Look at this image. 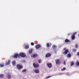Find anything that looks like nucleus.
Returning <instances> with one entry per match:
<instances>
[{"instance_id": "dca6fc26", "label": "nucleus", "mask_w": 79, "mask_h": 79, "mask_svg": "<svg viewBox=\"0 0 79 79\" xmlns=\"http://www.w3.org/2000/svg\"><path fill=\"white\" fill-rule=\"evenodd\" d=\"M36 56H37V55L36 54H34L33 55V58H35V57H36Z\"/></svg>"}, {"instance_id": "7ed1b4c3", "label": "nucleus", "mask_w": 79, "mask_h": 79, "mask_svg": "<svg viewBox=\"0 0 79 79\" xmlns=\"http://www.w3.org/2000/svg\"><path fill=\"white\" fill-rule=\"evenodd\" d=\"M17 67L18 69H21L23 68V66H21L19 64H18L17 66Z\"/></svg>"}, {"instance_id": "6e6552de", "label": "nucleus", "mask_w": 79, "mask_h": 79, "mask_svg": "<svg viewBox=\"0 0 79 79\" xmlns=\"http://www.w3.org/2000/svg\"><path fill=\"white\" fill-rule=\"evenodd\" d=\"M56 64H60V60H56Z\"/></svg>"}, {"instance_id": "cd10ccee", "label": "nucleus", "mask_w": 79, "mask_h": 79, "mask_svg": "<svg viewBox=\"0 0 79 79\" xmlns=\"http://www.w3.org/2000/svg\"><path fill=\"white\" fill-rule=\"evenodd\" d=\"M78 47V45L77 44H76V46H75V48H77Z\"/></svg>"}, {"instance_id": "20e7f679", "label": "nucleus", "mask_w": 79, "mask_h": 79, "mask_svg": "<svg viewBox=\"0 0 79 79\" xmlns=\"http://www.w3.org/2000/svg\"><path fill=\"white\" fill-rule=\"evenodd\" d=\"M47 65H48V67L49 68H52V64L50 63H47Z\"/></svg>"}, {"instance_id": "423d86ee", "label": "nucleus", "mask_w": 79, "mask_h": 79, "mask_svg": "<svg viewBox=\"0 0 79 79\" xmlns=\"http://www.w3.org/2000/svg\"><path fill=\"white\" fill-rule=\"evenodd\" d=\"M69 52V51H68V50L67 49L64 52H63V53L64 55H67Z\"/></svg>"}, {"instance_id": "f257e3e1", "label": "nucleus", "mask_w": 79, "mask_h": 79, "mask_svg": "<svg viewBox=\"0 0 79 79\" xmlns=\"http://www.w3.org/2000/svg\"><path fill=\"white\" fill-rule=\"evenodd\" d=\"M19 56H21L22 58H24L26 56V55L23 53H21L19 54H16L13 56V57L16 58H17V57H18V58H19Z\"/></svg>"}, {"instance_id": "6ab92c4d", "label": "nucleus", "mask_w": 79, "mask_h": 79, "mask_svg": "<svg viewBox=\"0 0 79 79\" xmlns=\"http://www.w3.org/2000/svg\"><path fill=\"white\" fill-rule=\"evenodd\" d=\"M4 77V75L3 74H0V77Z\"/></svg>"}, {"instance_id": "c85d7f7f", "label": "nucleus", "mask_w": 79, "mask_h": 79, "mask_svg": "<svg viewBox=\"0 0 79 79\" xmlns=\"http://www.w3.org/2000/svg\"><path fill=\"white\" fill-rule=\"evenodd\" d=\"M47 46L48 47H49V44L47 43Z\"/></svg>"}, {"instance_id": "ddd939ff", "label": "nucleus", "mask_w": 79, "mask_h": 79, "mask_svg": "<svg viewBox=\"0 0 79 79\" xmlns=\"http://www.w3.org/2000/svg\"><path fill=\"white\" fill-rule=\"evenodd\" d=\"M56 45H54L52 46V48L54 50L56 48Z\"/></svg>"}, {"instance_id": "72a5a7b5", "label": "nucleus", "mask_w": 79, "mask_h": 79, "mask_svg": "<svg viewBox=\"0 0 79 79\" xmlns=\"http://www.w3.org/2000/svg\"><path fill=\"white\" fill-rule=\"evenodd\" d=\"M65 61H64V64H65Z\"/></svg>"}, {"instance_id": "1a4fd4ad", "label": "nucleus", "mask_w": 79, "mask_h": 79, "mask_svg": "<svg viewBox=\"0 0 79 79\" xmlns=\"http://www.w3.org/2000/svg\"><path fill=\"white\" fill-rule=\"evenodd\" d=\"M75 35H72L71 36V38L72 40H74V39H75Z\"/></svg>"}, {"instance_id": "0eeeda50", "label": "nucleus", "mask_w": 79, "mask_h": 79, "mask_svg": "<svg viewBox=\"0 0 79 79\" xmlns=\"http://www.w3.org/2000/svg\"><path fill=\"white\" fill-rule=\"evenodd\" d=\"M40 47H41V46L40 44H38L36 46L35 48L36 49H38L39 48H40Z\"/></svg>"}, {"instance_id": "f8f14e48", "label": "nucleus", "mask_w": 79, "mask_h": 79, "mask_svg": "<svg viewBox=\"0 0 79 79\" xmlns=\"http://www.w3.org/2000/svg\"><path fill=\"white\" fill-rule=\"evenodd\" d=\"M32 49H31L29 51V54H31V53H32Z\"/></svg>"}, {"instance_id": "c756f323", "label": "nucleus", "mask_w": 79, "mask_h": 79, "mask_svg": "<svg viewBox=\"0 0 79 79\" xmlns=\"http://www.w3.org/2000/svg\"><path fill=\"white\" fill-rule=\"evenodd\" d=\"M73 52H76V49H73Z\"/></svg>"}, {"instance_id": "39448f33", "label": "nucleus", "mask_w": 79, "mask_h": 79, "mask_svg": "<svg viewBox=\"0 0 79 79\" xmlns=\"http://www.w3.org/2000/svg\"><path fill=\"white\" fill-rule=\"evenodd\" d=\"M34 71L36 74H39V69H35L34 70Z\"/></svg>"}, {"instance_id": "c9c22d12", "label": "nucleus", "mask_w": 79, "mask_h": 79, "mask_svg": "<svg viewBox=\"0 0 79 79\" xmlns=\"http://www.w3.org/2000/svg\"><path fill=\"white\" fill-rule=\"evenodd\" d=\"M68 74V73H67Z\"/></svg>"}, {"instance_id": "393cba45", "label": "nucleus", "mask_w": 79, "mask_h": 79, "mask_svg": "<svg viewBox=\"0 0 79 79\" xmlns=\"http://www.w3.org/2000/svg\"><path fill=\"white\" fill-rule=\"evenodd\" d=\"M74 64V63L73 62H72L71 63V66H72Z\"/></svg>"}, {"instance_id": "aec40b11", "label": "nucleus", "mask_w": 79, "mask_h": 79, "mask_svg": "<svg viewBox=\"0 0 79 79\" xmlns=\"http://www.w3.org/2000/svg\"><path fill=\"white\" fill-rule=\"evenodd\" d=\"M38 63H42V60L40 59L39 60Z\"/></svg>"}, {"instance_id": "9d476101", "label": "nucleus", "mask_w": 79, "mask_h": 79, "mask_svg": "<svg viewBox=\"0 0 79 79\" xmlns=\"http://www.w3.org/2000/svg\"><path fill=\"white\" fill-rule=\"evenodd\" d=\"M10 64V60H9L8 61V62H6V65H9Z\"/></svg>"}, {"instance_id": "2eb2a0df", "label": "nucleus", "mask_w": 79, "mask_h": 79, "mask_svg": "<svg viewBox=\"0 0 79 79\" xmlns=\"http://www.w3.org/2000/svg\"><path fill=\"white\" fill-rule=\"evenodd\" d=\"M13 65H15L16 64V62L15 61H13L12 62Z\"/></svg>"}, {"instance_id": "4468645a", "label": "nucleus", "mask_w": 79, "mask_h": 79, "mask_svg": "<svg viewBox=\"0 0 79 79\" xmlns=\"http://www.w3.org/2000/svg\"><path fill=\"white\" fill-rule=\"evenodd\" d=\"M7 78L8 79H11V76L10 75H8L7 76Z\"/></svg>"}, {"instance_id": "a878e982", "label": "nucleus", "mask_w": 79, "mask_h": 79, "mask_svg": "<svg viewBox=\"0 0 79 79\" xmlns=\"http://www.w3.org/2000/svg\"><path fill=\"white\" fill-rule=\"evenodd\" d=\"M26 71H27V69H24L22 71V72H26Z\"/></svg>"}, {"instance_id": "5701e85b", "label": "nucleus", "mask_w": 79, "mask_h": 79, "mask_svg": "<svg viewBox=\"0 0 79 79\" xmlns=\"http://www.w3.org/2000/svg\"><path fill=\"white\" fill-rule=\"evenodd\" d=\"M4 66V65L3 64H0V67H2Z\"/></svg>"}, {"instance_id": "473e14b6", "label": "nucleus", "mask_w": 79, "mask_h": 79, "mask_svg": "<svg viewBox=\"0 0 79 79\" xmlns=\"http://www.w3.org/2000/svg\"><path fill=\"white\" fill-rule=\"evenodd\" d=\"M76 33H77V32H75V33H74V34L75 35L76 34Z\"/></svg>"}, {"instance_id": "412c9836", "label": "nucleus", "mask_w": 79, "mask_h": 79, "mask_svg": "<svg viewBox=\"0 0 79 79\" xmlns=\"http://www.w3.org/2000/svg\"><path fill=\"white\" fill-rule=\"evenodd\" d=\"M76 64L77 66H79V62H77L76 63Z\"/></svg>"}, {"instance_id": "a211bd4d", "label": "nucleus", "mask_w": 79, "mask_h": 79, "mask_svg": "<svg viewBox=\"0 0 79 79\" xmlns=\"http://www.w3.org/2000/svg\"><path fill=\"white\" fill-rule=\"evenodd\" d=\"M25 48L26 49H27V48H29V46L28 45H26L25 47Z\"/></svg>"}, {"instance_id": "f03ea898", "label": "nucleus", "mask_w": 79, "mask_h": 79, "mask_svg": "<svg viewBox=\"0 0 79 79\" xmlns=\"http://www.w3.org/2000/svg\"><path fill=\"white\" fill-rule=\"evenodd\" d=\"M33 65L35 68H39V64H35V63H34L33 64Z\"/></svg>"}, {"instance_id": "2f4dec72", "label": "nucleus", "mask_w": 79, "mask_h": 79, "mask_svg": "<svg viewBox=\"0 0 79 79\" xmlns=\"http://www.w3.org/2000/svg\"><path fill=\"white\" fill-rule=\"evenodd\" d=\"M77 55H78V56H79V52H78L77 53Z\"/></svg>"}, {"instance_id": "b1692460", "label": "nucleus", "mask_w": 79, "mask_h": 79, "mask_svg": "<svg viewBox=\"0 0 79 79\" xmlns=\"http://www.w3.org/2000/svg\"><path fill=\"white\" fill-rule=\"evenodd\" d=\"M71 56L70 54H69L68 55V57H69V58H70Z\"/></svg>"}, {"instance_id": "f704fd0d", "label": "nucleus", "mask_w": 79, "mask_h": 79, "mask_svg": "<svg viewBox=\"0 0 79 79\" xmlns=\"http://www.w3.org/2000/svg\"><path fill=\"white\" fill-rule=\"evenodd\" d=\"M64 50H66V48H64Z\"/></svg>"}, {"instance_id": "f3484780", "label": "nucleus", "mask_w": 79, "mask_h": 79, "mask_svg": "<svg viewBox=\"0 0 79 79\" xmlns=\"http://www.w3.org/2000/svg\"><path fill=\"white\" fill-rule=\"evenodd\" d=\"M69 42V40L68 39H66L65 40V42Z\"/></svg>"}, {"instance_id": "bb28decb", "label": "nucleus", "mask_w": 79, "mask_h": 79, "mask_svg": "<svg viewBox=\"0 0 79 79\" xmlns=\"http://www.w3.org/2000/svg\"><path fill=\"white\" fill-rule=\"evenodd\" d=\"M52 77V76H49L48 77H46V79H48V78H50V77Z\"/></svg>"}, {"instance_id": "7c9ffc66", "label": "nucleus", "mask_w": 79, "mask_h": 79, "mask_svg": "<svg viewBox=\"0 0 79 79\" xmlns=\"http://www.w3.org/2000/svg\"><path fill=\"white\" fill-rule=\"evenodd\" d=\"M31 45H34V44L33 43H31Z\"/></svg>"}, {"instance_id": "4be33fe9", "label": "nucleus", "mask_w": 79, "mask_h": 79, "mask_svg": "<svg viewBox=\"0 0 79 79\" xmlns=\"http://www.w3.org/2000/svg\"><path fill=\"white\" fill-rule=\"evenodd\" d=\"M65 69H66V68L64 67V68L62 69H61V71H64V70H65Z\"/></svg>"}, {"instance_id": "9b49d317", "label": "nucleus", "mask_w": 79, "mask_h": 79, "mask_svg": "<svg viewBox=\"0 0 79 79\" xmlns=\"http://www.w3.org/2000/svg\"><path fill=\"white\" fill-rule=\"evenodd\" d=\"M50 54L49 53L47 54L46 55V57L47 58L49 57V56H50Z\"/></svg>"}]
</instances>
